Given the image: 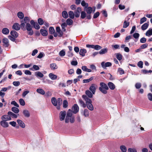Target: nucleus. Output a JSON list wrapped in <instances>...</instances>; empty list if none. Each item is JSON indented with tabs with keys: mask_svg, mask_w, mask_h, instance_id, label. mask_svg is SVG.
Listing matches in <instances>:
<instances>
[{
	"mask_svg": "<svg viewBox=\"0 0 152 152\" xmlns=\"http://www.w3.org/2000/svg\"><path fill=\"white\" fill-rule=\"evenodd\" d=\"M40 32L41 34L43 36H46L48 35V32L47 31L44 29H41Z\"/></svg>",
	"mask_w": 152,
	"mask_h": 152,
	"instance_id": "nucleus-27",
	"label": "nucleus"
},
{
	"mask_svg": "<svg viewBox=\"0 0 152 152\" xmlns=\"http://www.w3.org/2000/svg\"><path fill=\"white\" fill-rule=\"evenodd\" d=\"M86 14L85 12L84 11H82L81 12V18L82 19H84L86 17Z\"/></svg>",
	"mask_w": 152,
	"mask_h": 152,
	"instance_id": "nucleus-41",
	"label": "nucleus"
},
{
	"mask_svg": "<svg viewBox=\"0 0 152 152\" xmlns=\"http://www.w3.org/2000/svg\"><path fill=\"white\" fill-rule=\"evenodd\" d=\"M17 16L18 18L20 19H23L24 17L23 13L21 12H19L18 13Z\"/></svg>",
	"mask_w": 152,
	"mask_h": 152,
	"instance_id": "nucleus-34",
	"label": "nucleus"
},
{
	"mask_svg": "<svg viewBox=\"0 0 152 152\" xmlns=\"http://www.w3.org/2000/svg\"><path fill=\"white\" fill-rule=\"evenodd\" d=\"M35 75L37 77H42L44 76L43 74L39 71L35 72Z\"/></svg>",
	"mask_w": 152,
	"mask_h": 152,
	"instance_id": "nucleus-35",
	"label": "nucleus"
},
{
	"mask_svg": "<svg viewBox=\"0 0 152 152\" xmlns=\"http://www.w3.org/2000/svg\"><path fill=\"white\" fill-rule=\"evenodd\" d=\"M38 22L40 25H42L44 23L43 19L41 18H39L38 19Z\"/></svg>",
	"mask_w": 152,
	"mask_h": 152,
	"instance_id": "nucleus-51",
	"label": "nucleus"
},
{
	"mask_svg": "<svg viewBox=\"0 0 152 152\" xmlns=\"http://www.w3.org/2000/svg\"><path fill=\"white\" fill-rule=\"evenodd\" d=\"M66 22L67 25L69 26L71 25L72 24L73 21L71 19L68 18L66 20Z\"/></svg>",
	"mask_w": 152,
	"mask_h": 152,
	"instance_id": "nucleus-47",
	"label": "nucleus"
},
{
	"mask_svg": "<svg viewBox=\"0 0 152 152\" xmlns=\"http://www.w3.org/2000/svg\"><path fill=\"white\" fill-rule=\"evenodd\" d=\"M83 114L85 117L88 116L89 114L88 110L87 109H85L84 111Z\"/></svg>",
	"mask_w": 152,
	"mask_h": 152,
	"instance_id": "nucleus-44",
	"label": "nucleus"
},
{
	"mask_svg": "<svg viewBox=\"0 0 152 152\" xmlns=\"http://www.w3.org/2000/svg\"><path fill=\"white\" fill-rule=\"evenodd\" d=\"M17 121L20 127L23 128L25 127V125L22 121L18 119L17 120Z\"/></svg>",
	"mask_w": 152,
	"mask_h": 152,
	"instance_id": "nucleus-16",
	"label": "nucleus"
},
{
	"mask_svg": "<svg viewBox=\"0 0 152 152\" xmlns=\"http://www.w3.org/2000/svg\"><path fill=\"white\" fill-rule=\"evenodd\" d=\"M86 95L88 98H91L93 97V93L89 90L86 91H85Z\"/></svg>",
	"mask_w": 152,
	"mask_h": 152,
	"instance_id": "nucleus-17",
	"label": "nucleus"
},
{
	"mask_svg": "<svg viewBox=\"0 0 152 152\" xmlns=\"http://www.w3.org/2000/svg\"><path fill=\"white\" fill-rule=\"evenodd\" d=\"M30 20L29 18L28 17H25L24 19V22L26 24L28 23Z\"/></svg>",
	"mask_w": 152,
	"mask_h": 152,
	"instance_id": "nucleus-60",
	"label": "nucleus"
},
{
	"mask_svg": "<svg viewBox=\"0 0 152 152\" xmlns=\"http://www.w3.org/2000/svg\"><path fill=\"white\" fill-rule=\"evenodd\" d=\"M146 36L149 37L152 35V29H149L146 33Z\"/></svg>",
	"mask_w": 152,
	"mask_h": 152,
	"instance_id": "nucleus-43",
	"label": "nucleus"
},
{
	"mask_svg": "<svg viewBox=\"0 0 152 152\" xmlns=\"http://www.w3.org/2000/svg\"><path fill=\"white\" fill-rule=\"evenodd\" d=\"M102 67L104 69H106V67L110 66H112V63L110 62L105 63L104 61L102 62L101 63Z\"/></svg>",
	"mask_w": 152,
	"mask_h": 152,
	"instance_id": "nucleus-7",
	"label": "nucleus"
},
{
	"mask_svg": "<svg viewBox=\"0 0 152 152\" xmlns=\"http://www.w3.org/2000/svg\"><path fill=\"white\" fill-rule=\"evenodd\" d=\"M30 23L36 29L38 30L40 28V27L39 25L37 22H35L34 20H31Z\"/></svg>",
	"mask_w": 152,
	"mask_h": 152,
	"instance_id": "nucleus-11",
	"label": "nucleus"
},
{
	"mask_svg": "<svg viewBox=\"0 0 152 152\" xmlns=\"http://www.w3.org/2000/svg\"><path fill=\"white\" fill-rule=\"evenodd\" d=\"M19 102L20 105L23 106L25 105V102L23 99H20L19 100Z\"/></svg>",
	"mask_w": 152,
	"mask_h": 152,
	"instance_id": "nucleus-54",
	"label": "nucleus"
},
{
	"mask_svg": "<svg viewBox=\"0 0 152 152\" xmlns=\"http://www.w3.org/2000/svg\"><path fill=\"white\" fill-rule=\"evenodd\" d=\"M108 85L110 88L111 90H114L115 88V85L112 82H109L108 83Z\"/></svg>",
	"mask_w": 152,
	"mask_h": 152,
	"instance_id": "nucleus-23",
	"label": "nucleus"
},
{
	"mask_svg": "<svg viewBox=\"0 0 152 152\" xmlns=\"http://www.w3.org/2000/svg\"><path fill=\"white\" fill-rule=\"evenodd\" d=\"M67 24L65 23H64L61 25L62 28L64 31H66L65 28L67 26Z\"/></svg>",
	"mask_w": 152,
	"mask_h": 152,
	"instance_id": "nucleus-48",
	"label": "nucleus"
},
{
	"mask_svg": "<svg viewBox=\"0 0 152 152\" xmlns=\"http://www.w3.org/2000/svg\"><path fill=\"white\" fill-rule=\"evenodd\" d=\"M59 54L60 56H64L65 55V52L64 50H62L59 52Z\"/></svg>",
	"mask_w": 152,
	"mask_h": 152,
	"instance_id": "nucleus-53",
	"label": "nucleus"
},
{
	"mask_svg": "<svg viewBox=\"0 0 152 152\" xmlns=\"http://www.w3.org/2000/svg\"><path fill=\"white\" fill-rule=\"evenodd\" d=\"M120 148L123 152H126L127 149L126 147L124 145H121L120 147Z\"/></svg>",
	"mask_w": 152,
	"mask_h": 152,
	"instance_id": "nucleus-46",
	"label": "nucleus"
},
{
	"mask_svg": "<svg viewBox=\"0 0 152 152\" xmlns=\"http://www.w3.org/2000/svg\"><path fill=\"white\" fill-rule=\"evenodd\" d=\"M102 48V47L99 46V45H94L93 48H94L96 50H99L101 49Z\"/></svg>",
	"mask_w": 152,
	"mask_h": 152,
	"instance_id": "nucleus-55",
	"label": "nucleus"
},
{
	"mask_svg": "<svg viewBox=\"0 0 152 152\" xmlns=\"http://www.w3.org/2000/svg\"><path fill=\"white\" fill-rule=\"evenodd\" d=\"M62 15L63 17L65 18H67L68 17V13L65 11H64L62 12Z\"/></svg>",
	"mask_w": 152,
	"mask_h": 152,
	"instance_id": "nucleus-39",
	"label": "nucleus"
},
{
	"mask_svg": "<svg viewBox=\"0 0 152 152\" xmlns=\"http://www.w3.org/2000/svg\"><path fill=\"white\" fill-rule=\"evenodd\" d=\"M12 110L15 113H18L19 112V109L15 107H13L12 108Z\"/></svg>",
	"mask_w": 152,
	"mask_h": 152,
	"instance_id": "nucleus-37",
	"label": "nucleus"
},
{
	"mask_svg": "<svg viewBox=\"0 0 152 152\" xmlns=\"http://www.w3.org/2000/svg\"><path fill=\"white\" fill-rule=\"evenodd\" d=\"M51 101L53 104L55 106H57L56 108L59 110L60 108V106L62 104V100L61 98H58L57 99L56 98L52 97Z\"/></svg>",
	"mask_w": 152,
	"mask_h": 152,
	"instance_id": "nucleus-1",
	"label": "nucleus"
},
{
	"mask_svg": "<svg viewBox=\"0 0 152 152\" xmlns=\"http://www.w3.org/2000/svg\"><path fill=\"white\" fill-rule=\"evenodd\" d=\"M69 17L73 19L74 18L75 15L73 11H69Z\"/></svg>",
	"mask_w": 152,
	"mask_h": 152,
	"instance_id": "nucleus-40",
	"label": "nucleus"
},
{
	"mask_svg": "<svg viewBox=\"0 0 152 152\" xmlns=\"http://www.w3.org/2000/svg\"><path fill=\"white\" fill-rule=\"evenodd\" d=\"M129 25V23L127 22L126 20H125L124 23L123 28H127Z\"/></svg>",
	"mask_w": 152,
	"mask_h": 152,
	"instance_id": "nucleus-45",
	"label": "nucleus"
},
{
	"mask_svg": "<svg viewBox=\"0 0 152 152\" xmlns=\"http://www.w3.org/2000/svg\"><path fill=\"white\" fill-rule=\"evenodd\" d=\"M72 110L71 109H69L68 110L65 120V122L66 123H68L69 121V118L73 116H72Z\"/></svg>",
	"mask_w": 152,
	"mask_h": 152,
	"instance_id": "nucleus-4",
	"label": "nucleus"
},
{
	"mask_svg": "<svg viewBox=\"0 0 152 152\" xmlns=\"http://www.w3.org/2000/svg\"><path fill=\"white\" fill-rule=\"evenodd\" d=\"M50 67L52 70H55L58 68V66L56 64L52 63L50 65Z\"/></svg>",
	"mask_w": 152,
	"mask_h": 152,
	"instance_id": "nucleus-24",
	"label": "nucleus"
},
{
	"mask_svg": "<svg viewBox=\"0 0 152 152\" xmlns=\"http://www.w3.org/2000/svg\"><path fill=\"white\" fill-rule=\"evenodd\" d=\"M11 35L15 38H17L18 37V35L17 32L15 31H12L10 32Z\"/></svg>",
	"mask_w": 152,
	"mask_h": 152,
	"instance_id": "nucleus-25",
	"label": "nucleus"
},
{
	"mask_svg": "<svg viewBox=\"0 0 152 152\" xmlns=\"http://www.w3.org/2000/svg\"><path fill=\"white\" fill-rule=\"evenodd\" d=\"M2 42L4 44V46L6 47H7L9 46V41L8 39L6 38H4L2 40Z\"/></svg>",
	"mask_w": 152,
	"mask_h": 152,
	"instance_id": "nucleus-18",
	"label": "nucleus"
},
{
	"mask_svg": "<svg viewBox=\"0 0 152 152\" xmlns=\"http://www.w3.org/2000/svg\"><path fill=\"white\" fill-rule=\"evenodd\" d=\"M83 7H85L86 8L88 7V4L87 3H86L84 1H82L81 3Z\"/></svg>",
	"mask_w": 152,
	"mask_h": 152,
	"instance_id": "nucleus-56",
	"label": "nucleus"
},
{
	"mask_svg": "<svg viewBox=\"0 0 152 152\" xmlns=\"http://www.w3.org/2000/svg\"><path fill=\"white\" fill-rule=\"evenodd\" d=\"M97 87V85L94 84H92L89 88V90L93 94H94L96 91V88Z\"/></svg>",
	"mask_w": 152,
	"mask_h": 152,
	"instance_id": "nucleus-8",
	"label": "nucleus"
},
{
	"mask_svg": "<svg viewBox=\"0 0 152 152\" xmlns=\"http://www.w3.org/2000/svg\"><path fill=\"white\" fill-rule=\"evenodd\" d=\"M82 97L85 101L86 103V106H87V108L91 111L93 110L94 107L92 104V102L91 99L85 95H83Z\"/></svg>",
	"mask_w": 152,
	"mask_h": 152,
	"instance_id": "nucleus-2",
	"label": "nucleus"
},
{
	"mask_svg": "<svg viewBox=\"0 0 152 152\" xmlns=\"http://www.w3.org/2000/svg\"><path fill=\"white\" fill-rule=\"evenodd\" d=\"M81 68L83 70L88 72H91V70L90 69H88L87 66H82Z\"/></svg>",
	"mask_w": 152,
	"mask_h": 152,
	"instance_id": "nucleus-32",
	"label": "nucleus"
},
{
	"mask_svg": "<svg viewBox=\"0 0 152 152\" xmlns=\"http://www.w3.org/2000/svg\"><path fill=\"white\" fill-rule=\"evenodd\" d=\"M1 119L2 120H5V121H10L11 120V117L10 115H4L1 117Z\"/></svg>",
	"mask_w": 152,
	"mask_h": 152,
	"instance_id": "nucleus-14",
	"label": "nucleus"
},
{
	"mask_svg": "<svg viewBox=\"0 0 152 152\" xmlns=\"http://www.w3.org/2000/svg\"><path fill=\"white\" fill-rule=\"evenodd\" d=\"M81 9L80 7L77 8V10L75 12V16L76 18H78L80 15V14L81 12Z\"/></svg>",
	"mask_w": 152,
	"mask_h": 152,
	"instance_id": "nucleus-12",
	"label": "nucleus"
},
{
	"mask_svg": "<svg viewBox=\"0 0 152 152\" xmlns=\"http://www.w3.org/2000/svg\"><path fill=\"white\" fill-rule=\"evenodd\" d=\"M7 114L10 115V117H11L12 118H17L18 117V115H17L11 111L8 112L7 113Z\"/></svg>",
	"mask_w": 152,
	"mask_h": 152,
	"instance_id": "nucleus-20",
	"label": "nucleus"
},
{
	"mask_svg": "<svg viewBox=\"0 0 152 152\" xmlns=\"http://www.w3.org/2000/svg\"><path fill=\"white\" fill-rule=\"evenodd\" d=\"M11 104H12L14 105V106H15L16 107H19V105L15 101L11 102Z\"/></svg>",
	"mask_w": 152,
	"mask_h": 152,
	"instance_id": "nucleus-61",
	"label": "nucleus"
},
{
	"mask_svg": "<svg viewBox=\"0 0 152 152\" xmlns=\"http://www.w3.org/2000/svg\"><path fill=\"white\" fill-rule=\"evenodd\" d=\"M118 72L120 75H122L124 73V70L121 68H119L118 69Z\"/></svg>",
	"mask_w": 152,
	"mask_h": 152,
	"instance_id": "nucleus-57",
	"label": "nucleus"
},
{
	"mask_svg": "<svg viewBox=\"0 0 152 152\" xmlns=\"http://www.w3.org/2000/svg\"><path fill=\"white\" fill-rule=\"evenodd\" d=\"M39 66H38L37 65H34L33 66V67L30 68V70L32 71H34V69L35 70H39Z\"/></svg>",
	"mask_w": 152,
	"mask_h": 152,
	"instance_id": "nucleus-38",
	"label": "nucleus"
},
{
	"mask_svg": "<svg viewBox=\"0 0 152 152\" xmlns=\"http://www.w3.org/2000/svg\"><path fill=\"white\" fill-rule=\"evenodd\" d=\"M148 22L145 23L143 24L141 26V29L143 30H146L148 27L149 26Z\"/></svg>",
	"mask_w": 152,
	"mask_h": 152,
	"instance_id": "nucleus-30",
	"label": "nucleus"
},
{
	"mask_svg": "<svg viewBox=\"0 0 152 152\" xmlns=\"http://www.w3.org/2000/svg\"><path fill=\"white\" fill-rule=\"evenodd\" d=\"M21 23L20 25V28H21L23 30L25 31L26 30V28L25 27V23L23 22V20H21Z\"/></svg>",
	"mask_w": 152,
	"mask_h": 152,
	"instance_id": "nucleus-31",
	"label": "nucleus"
},
{
	"mask_svg": "<svg viewBox=\"0 0 152 152\" xmlns=\"http://www.w3.org/2000/svg\"><path fill=\"white\" fill-rule=\"evenodd\" d=\"M128 152H137V150L135 149L129 148L128 150Z\"/></svg>",
	"mask_w": 152,
	"mask_h": 152,
	"instance_id": "nucleus-64",
	"label": "nucleus"
},
{
	"mask_svg": "<svg viewBox=\"0 0 152 152\" xmlns=\"http://www.w3.org/2000/svg\"><path fill=\"white\" fill-rule=\"evenodd\" d=\"M56 30L57 32L59 34L58 36L60 37H62L63 34V33L61 31L60 27L58 26L56 27Z\"/></svg>",
	"mask_w": 152,
	"mask_h": 152,
	"instance_id": "nucleus-19",
	"label": "nucleus"
},
{
	"mask_svg": "<svg viewBox=\"0 0 152 152\" xmlns=\"http://www.w3.org/2000/svg\"><path fill=\"white\" fill-rule=\"evenodd\" d=\"M9 29L7 28H4L2 29V33L4 34L7 35L9 33Z\"/></svg>",
	"mask_w": 152,
	"mask_h": 152,
	"instance_id": "nucleus-26",
	"label": "nucleus"
},
{
	"mask_svg": "<svg viewBox=\"0 0 152 152\" xmlns=\"http://www.w3.org/2000/svg\"><path fill=\"white\" fill-rule=\"evenodd\" d=\"M86 53V50L85 49H80L79 54L82 56H85V54Z\"/></svg>",
	"mask_w": 152,
	"mask_h": 152,
	"instance_id": "nucleus-29",
	"label": "nucleus"
},
{
	"mask_svg": "<svg viewBox=\"0 0 152 152\" xmlns=\"http://www.w3.org/2000/svg\"><path fill=\"white\" fill-rule=\"evenodd\" d=\"M86 11L87 13L86 18L88 19H91V14L93 11V8L90 7H87L86 8Z\"/></svg>",
	"mask_w": 152,
	"mask_h": 152,
	"instance_id": "nucleus-6",
	"label": "nucleus"
},
{
	"mask_svg": "<svg viewBox=\"0 0 152 152\" xmlns=\"http://www.w3.org/2000/svg\"><path fill=\"white\" fill-rule=\"evenodd\" d=\"M1 126L4 128H7L9 126L8 123L5 120H2L0 122Z\"/></svg>",
	"mask_w": 152,
	"mask_h": 152,
	"instance_id": "nucleus-13",
	"label": "nucleus"
},
{
	"mask_svg": "<svg viewBox=\"0 0 152 152\" xmlns=\"http://www.w3.org/2000/svg\"><path fill=\"white\" fill-rule=\"evenodd\" d=\"M37 92L42 95H44L45 94V91L41 88H38L37 90Z\"/></svg>",
	"mask_w": 152,
	"mask_h": 152,
	"instance_id": "nucleus-36",
	"label": "nucleus"
},
{
	"mask_svg": "<svg viewBox=\"0 0 152 152\" xmlns=\"http://www.w3.org/2000/svg\"><path fill=\"white\" fill-rule=\"evenodd\" d=\"M26 29L28 31H29L28 33L29 35H32L33 34L34 32L32 30L31 26L29 23H27L26 24Z\"/></svg>",
	"mask_w": 152,
	"mask_h": 152,
	"instance_id": "nucleus-5",
	"label": "nucleus"
},
{
	"mask_svg": "<svg viewBox=\"0 0 152 152\" xmlns=\"http://www.w3.org/2000/svg\"><path fill=\"white\" fill-rule=\"evenodd\" d=\"M12 28L16 31L19 30L20 29V25L18 23H15L12 26Z\"/></svg>",
	"mask_w": 152,
	"mask_h": 152,
	"instance_id": "nucleus-15",
	"label": "nucleus"
},
{
	"mask_svg": "<svg viewBox=\"0 0 152 152\" xmlns=\"http://www.w3.org/2000/svg\"><path fill=\"white\" fill-rule=\"evenodd\" d=\"M49 32L51 34H53L55 32V30L54 28L52 27H50L49 28Z\"/></svg>",
	"mask_w": 152,
	"mask_h": 152,
	"instance_id": "nucleus-49",
	"label": "nucleus"
},
{
	"mask_svg": "<svg viewBox=\"0 0 152 152\" xmlns=\"http://www.w3.org/2000/svg\"><path fill=\"white\" fill-rule=\"evenodd\" d=\"M68 103L66 100H64L63 102V107L64 108H66L68 106Z\"/></svg>",
	"mask_w": 152,
	"mask_h": 152,
	"instance_id": "nucleus-52",
	"label": "nucleus"
},
{
	"mask_svg": "<svg viewBox=\"0 0 152 152\" xmlns=\"http://www.w3.org/2000/svg\"><path fill=\"white\" fill-rule=\"evenodd\" d=\"M79 102L80 106L83 108H85L86 107V103L85 104L84 102L82 100L79 99Z\"/></svg>",
	"mask_w": 152,
	"mask_h": 152,
	"instance_id": "nucleus-33",
	"label": "nucleus"
},
{
	"mask_svg": "<svg viewBox=\"0 0 152 152\" xmlns=\"http://www.w3.org/2000/svg\"><path fill=\"white\" fill-rule=\"evenodd\" d=\"M108 51V49L107 48H104L101 49L99 52V53L100 54H103L106 53Z\"/></svg>",
	"mask_w": 152,
	"mask_h": 152,
	"instance_id": "nucleus-28",
	"label": "nucleus"
},
{
	"mask_svg": "<svg viewBox=\"0 0 152 152\" xmlns=\"http://www.w3.org/2000/svg\"><path fill=\"white\" fill-rule=\"evenodd\" d=\"M13 84L15 86H18L20 84V83L18 81H14L13 82Z\"/></svg>",
	"mask_w": 152,
	"mask_h": 152,
	"instance_id": "nucleus-63",
	"label": "nucleus"
},
{
	"mask_svg": "<svg viewBox=\"0 0 152 152\" xmlns=\"http://www.w3.org/2000/svg\"><path fill=\"white\" fill-rule=\"evenodd\" d=\"M23 113L25 117H29L30 116V114L28 111L26 110H23Z\"/></svg>",
	"mask_w": 152,
	"mask_h": 152,
	"instance_id": "nucleus-22",
	"label": "nucleus"
},
{
	"mask_svg": "<svg viewBox=\"0 0 152 152\" xmlns=\"http://www.w3.org/2000/svg\"><path fill=\"white\" fill-rule=\"evenodd\" d=\"M100 87L99 88V89L102 93L106 94L107 93V90H108L109 88L107 85L103 82L100 83Z\"/></svg>",
	"mask_w": 152,
	"mask_h": 152,
	"instance_id": "nucleus-3",
	"label": "nucleus"
},
{
	"mask_svg": "<svg viewBox=\"0 0 152 152\" xmlns=\"http://www.w3.org/2000/svg\"><path fill=\"white\" fill-rule=\"evenodd\" d=\"M116 58L119 61H120L122 59V56L119 53H117L116 56Z\"/></svg>",
	"mask_w": 152,
	"mask_h": 152,
	"instance_id": "nucleus-50",
	"label": "nucleus"
},
{
	"mask_svg": "<svg viewBox=\"0 0 152 152\" xmlns=\"http://www.w3.org/2000/svg\"><path fill=\"white\" fill-rule=\"evenodd\" d=\"M93 79L94 77H91L89 79L83 80V82L85 83H88L92 80Z\"/></svg>",
	"mask_w": 152,
	"mask_h": 152,
	"instance_id": "nucleus-42",
	"label": "nucleus"
},
{
	"mask_svg": "<svg viewBox=\"0 0 152 152\" xmlns=\"http://www.w3.org/2000/svg\"><path fill=\"white\" fill-rule=\"evenodd\" d=\"M72 111L74 114L77 113L79 111V107L76 104H74L72 108Z\"/></svg>",
	"mask_w": 152,
	"mask_h": 152,
	"instance_id": "nucleus-10",
	"label": "nucleus"
},
{
	"mask_svg": "<svg viewBox=\"0 0 152 152\" xmlns=\"http://www.w3.org/2000/svg\"><path fill=\"white\" fill-rule=\"evenodd\" d=\"M143 63L141 61H139L137 63V66L141 68H142L143 67Z\"/></svg>",
	"mask_w": 152,
	"mask_h": 152,
	"instance_id": "nucleus-59",
	"label": "nucleus"
},
{
	"mask_svg": "<svg viewBox=\"0 0 152 152\" xmlns=\"http://www.w3.org/2000/svg\"><path fill=\"white\" fill-rule=\"evenodd\" d=\"M49 77L52 80H55L57 79V76L53 73H50L49 75Z\"/></svg>",
	"mask_w": 152,
	"mask_h": 152,
	"instance_id": "nucleus-21",
	"label": "nucleus"
},
{
	"mask_svg": "<svg viewBox=\"0 0 152 152\" xmlns=\"http://www.w3.org/2000/svg\"><path fill=\"white\" fill-rule=\"evenodd\" d=\"M65 111H61L59 113V119L61 121H63L64 120L66 115Z\"/></svg>",
	"mask_w": 152,
	"mask_h": 152,
	"instance_id": "nucleus-9",
	"label": "nucleus"
},
{
	"mask_svg": "<svg viewBox=\"0 0 152 152\" xmlns=\"http://www.w3.org/2000/svg\"><path fill=\"white\" fill-rule=\"evenodd\" d=\"M140 36V34L138 33H135L133 35V36L134 38L136 39H137L139 38Z\"/></svg>",
	"mask_w": 152,
	"mask_h": 152,
	"instance_id": "nucleus-62",
	"label": "nucleus"
},
{
	"mask_svg": "<svg viewBox=\"0 0 152 152\" xmlns=\"http://www.w3.org/2000/svg\"><path fill=\"white\" fill-rule=\"evenodd\" d=\"M146 20L147 18L145 17H143L140 19V24H142L145 22L146 21Z\"/></svg>",
	"mask_w": 152,
	"mask_h": 152,
	"instance_id": "nucleus-58",
	"label": "nucleus"
}]
</instances>
